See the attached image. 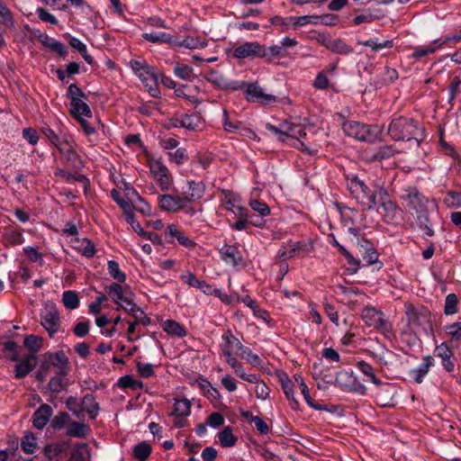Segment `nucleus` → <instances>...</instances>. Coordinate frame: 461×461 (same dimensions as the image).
Instances as JSON below:
<instances>
[{"label": "nucleus", "instance_id": "obj_1", "mask_svg": "<svg viewBox=\"0 0 461 461\" xmlns=\"http://www.w3.org/2000/svg\"><path fill=\"white\" fill-rule=\"evenodd\" d=\"M420 129L412 119L398 117L393 119L388 128V134L394 140H411L414 139L420 143L419 135Z\"/></svg>", "mask_w": 461, "mask_h": 461}, {"label": "nucleus", "instance_id": "obj_2", "mask_svg": "<svg viewBox=\"0 0 461 461\" xmlns=\"http://www.w3.org/2000/svg\"><path fill=\"white\" fill-rule=\"evenodd\" d=\"M131 67L138 77L147 87L148 92L153 97H158L160 92L158 87V76L155 68L145 61L131 60Z\"/></svg>", "mask_w": 461, "mask_h": 461}, {"label": "nucleus", "instance_id": "obj_3", "mask_svg": "<svg viewBox=\"0 0 461 461\" xmlns=\"http://www.w3.org/2000/svg\"><path fill=\"white\" fill-rule=\"evenodd\" d=\"M361 318L368 327L381 331L384 336L390 338L393 335V326L380 310L366 306L361 312Z\"/></svg>", "mask_w": 461, "mask_h": 461}, {"label": "nucleus", "instance_id": "obj_4", "mask_svg": "<svg viewBox=\"0 0 461 461\" xmlns=\"http://www.w3.org/2000/svg\"><path fill=\"white\" fill-rule=\"evenodd\" d=\"M344 132L356 140L367 142H375L378 138L373 129L356 121H348L343 123Z\"/></svg>", "mask_w": 461, "mask_h": 461}, {"label": "nucleus", "instance_id": "obj_5", "mask_svg": "<svg viewBox=\"0 0 461 461\" xmlns=\"http://www.w3.org/2000/svg\"><path fill=\"white\" fill-rule=\"evenodd\" d=\"M402 199L405 206L415 211L417 214L428 212L429 205L431 203L429 199L424 197L416 188L407 189L406 194L402 196Z\"/></svg>", "mask_w": 461, "mask_h": 461}, {"label": "nucleus", "instance_id": "obj_6", "mask_svg": "<svg viewBox=\"0 0 461 461\" xmlns=\"http://www.w3.org/2000/svg\"><path fill=\"white\" fill-rule=\"evenodd\" d=\"M150 173L161 191H167L171 185V176L167 167L159 159H149Z\"/></svg>", "mask_w": 461, "mask_h": 461}, {"label": "nucleus", "instance_id": "obj_7", "mask_svg": "<svg viewBox=\"0 0 461 461\" xmlns=\"http://www.w3.org/2000/svg\"><path fill=\"white\" fill-rule=\"evenodd\" d=\"M312 251V246L304 242H289L282 246L278 252L277 258L281 260H287L294 257H305Z\"/></svg>", "mask_w": 461, "mask_h": 461}, {"label": "nucleus", "instance_id": "obj_8", "mask_svg": "<svg viewBox=\"0 0 461 461\" xmlns=\"http://www.w3.org/2000/svg\"><path fill=\"white\" fill-rule=\"evenodd\" d=\"M232 56L236 59L246 58H264L267 57V52L264 45L257 41L244 42L233 50Z\"/></svg>", "mask_w": 461, "mask_h": 461}, {"label": "nucleus", "instance_id": "obj_9", "mask_svg": "<svg viewBox=\"0 0 461 461\" xmlns=\"http://www.w3.org/2000/svg\"><path fill=\"white\" fill-rule=\"evenodd\" d=\"M45 365L47 370L56 375H67L68 372V360L63 351H58L48 356Z\"/></svg>", "mask_w": 461, "mask_h": 461}, {"label": "nucleus", "instance_id": "obj_10", "mask_svg": "<svg viewBox=\"0 0 461 461\" xmlns=\"http://www.w3.org/2000/svg\"><path fill=\"white\" fill-rule=\"evenodd\" d=\"M41 325L53 337L59 329V315L54 305H46L41 313Z\"/></svg>", "mask_w": 461, "mask_h": 461}, {"label": "nucleus", "instance_id": "obj_11", "mask_svg": "<svg viewBox=\"0 0 461 461\" xmlns=\"http://www.w3.org/2000/svg\"><path fill=\"white\" fill-rule=\"evenodd\" d=\"M406 318L410 330L416 331L420 327L429 322L426 311H418L412 305H406Z\"/></svg>", "mask_w": 461, "mask_h": 461}, {"label": "nucleus", "instance_id": "obj_12", "mask_svg": "<svg viewBox=\"0 0 461 461\" xmlns=\"http://www.w3.org/2000/svg\"><path fill=\"white\" fill-rule=\"evenodd\" d=\"M158 202L160 209L167 212H177L187 207L182 194H161Z\"/></svg>", "mask_w": 461, "mask_h": 461}, {"label": "nucleus", "instance_id": "obj_13", "mask_svg": "<svg viewBox=\"0 0 461 461\" xmlns=\"http://www.w3.org/2000/svg\"><path fill=\"white\" fill-rule=\"evenodd\" d=\"M348 188L350 193L358 200L364 203L365 196L367 195L369 188L357 176H352L347 179Z\"/></svg>", "mask_w": 461, "mask_h": 461}, {"label": "nucleus", "instance_id": "obj_14", "mask_svg": "<svg viewBox=\"0 0 461 461\" xmlns=\"http://www.w3.org/2000/svg\"><path fill=\"white\" fill-rule=\"evenodd\" d=\"M53 411L49 404H41L33 413V426L42 429L52 416Z\"/></svg>", "mask_w": 461, "mask_h": 461}, {"label": "nucleus", "instance_id": "obj_15", "mask_svg": "<svg viewBox=\"0 0 461 461\" xmlns=\"http://www.w3.org/2000/svg\"><path fill=\"white\" fill-rule=\"evenodd\" d=\"M204 189V185L202 182L189 181L188 192H184L182 194L186 205L201 199L203 195Z\"/></svg>", "mask_w": 461, "mask_h": 461}, {"label": "nucleus", "instance_id": "obj_16", "mask_svg": "<svg viewBox=\"0 0 461 461\" xmlns=\"http://www.w3.org/2000/svg\"><path fill=\"white\" fill-rule=\"evenodd\" d=\"M36 356L34 354L27 355L15 366V377L18 379L25 377L36 366Z\"/></svg>", "mask_w": 461, "mask_h": 461}, {"label": "nucleus", "instance_id": "obj_17", "mask_svg": "<svg viewBox=\"0 0 461 461\" xmlns=\"http://www.w3.org/2000/svg\"><path fill=\"white\" fill-rule=\"evenodd\" d=\"M247 94L249 99L258 100L266 104L276 101V96L264 94L263 89L257 84H250L247 88Z\"/></svg>", "mask_w": 461, "mask_h": 461}, {"label": "nucleus", "instance_id": "obj_18", "mask_svg": "<svg viewBox=\"0 0 461 461\" xmlns=\"http://www.w3.org/2000/svg\"><path fill=\"white\" fill-rule=\"evenodd\" d=\"M434 365V360L430 356H427L423 359V363L419 366L416 369L410 372L411 377L417 384H420L423 381V377L428 374L429 368Z\"/></svg>", "mask_w": 461, "mask_h": 461}, {"label": "nucleus", "instance_id": "obj_19", "mask_svg": "<svg viewBox=\"0 0 461 461\" xmlns=\"http://www.w3.org/2000/svg\"><path fill=\"white\" fill-rule=\"evenodd\" d=\"M225 343L221 346L222 353H226L229 351L230 353L235 354L238 351L243 349V345L240 341L231 333L230 330H228L222 336Z\"/></svg>", "mask_w": 461, "mask_h": 461}, {"label": "nucleus", "instance_id": "obj_20", "mask_svg": "<svg viewBox=\"0 0 461 461\" xmlns=\"http://www.w3.org/2000/svg\"><path fill=\"white\" fill-rule=\"evenodd\" d=\"M203 124L202 117L199 114H182L179 125L181 128L187 129L189 131H197Z\"/></svg>", "mask_w": 461, "mask_h": 461}, {"label": "nucleus", "instance_id": "obj_21", "mask_svg": "<svg viewBox=\"0 0 461 461\" xmlns=\"http://www.w3.org/2000/svg\"><path fill=\"white\" fill-rule=\"evenodd\" d=\"M220 253L222 260L227 264L237 266L241 260L238 249L233 246H223Z\"/></svg>", "mask_w": 461, "mask_h": 461}, {"label": "nucleus", "instance_id": "obj_22", "mask_svg": "<svg viewBox=\"0 0 461 461\" xmlns=\"http://www.w3.org/2000/svg\"><path fill=\"white\" fill-rule=\"evenodd\" d=\"M393 389L390 384H384L380 390L375 392V397L376 402L382 407L393 405Z\"/></svg>", "mask_w": 461, "mask_h": 461}, {"label": "nucleus", "instance_id": "obj_23", "mask_svg": "<svg viewBox=\"0 0 461 461\" xmlns=\"http://www.w3.org/2000/svg\"><path fill=\"white\" fill-rule=\"evenodd\" d=\"M80 404L83 407V413L86 412L91 419H95L98 415L99 406L93 394L88 393L85 395Z\"/></svg>", "mask_w": 461, "mask_h": 461}, {"label": "nucleus", "instance_id": "obj_24", "mask_svg": "<svg viewBox=\"0 0 461 461\" xmlns=\"http://www.w3.org/2000/svg\"><path fill=\"white\" fill-rule=\"evenodd\" d=\"M359 252L363 255L364 266H370L375 263L378 259V254L372 246V244L365 240L359 248Z\"/></svg>", "mask_w": 461, "mask_h": 461}, {"label": "nucleus", "instance_id": "obj_25", "mask_svg": "<svg viewBox=\"0 0 461 461\" xmlns=\"http://www.w3.org/2000/svg\"><path fill=\"white\" fill-rule=\"evenodd\" d=\"M222 194L224 195L222 203L223 208L231 212L235 216H238V208L244 209L239 204V198L232 192L228 190H223Z\"/></svg>", "mask_w": 461, "mask_h": 461}, {"label": "nucleus", "instance_id": "obj_26", "mask_svg": "<svg viewBox=\"0 0 461 461\" xmlns=\"http://www.w3.org/2000/svg\"><path fill=\"white\" fill-rule=\"evenodd\" d=\"M90 432V428L82 422L72 421L67 429V435L69 437L83 438Z\"/></svg>", "mask_w": 461, "mask_h": 461}, {"label": "nucleus", "instance_id": "obj_27", "mask_svg": "<svg viewBox=\"0 0 461 461\" xmlns=\"http://www.w3.org/2000/svg\"><path fill=\"white\" fill-rule=\"evenodd\" d=\"M167 235L176 238L179 244L188 249H193L196 245L195 242L186 237L176 225L171 224L167 226Z\"/></svg>", "mask_w": 461, "mask_h": 461}, {"label": "nucleus", "instance_id": "obj_28", "mask_svg": "<svg viewBox=\"0 0 461 461\" xmlns=\"http://www.w3.org/2000/svg\"><path fill=\"white\" fill-rule=\"evenodd\" d=\"M90 449L86 443H79L74 447L68 461H89Z\"/></svg>", "mask_w": 461, "mask_h": 461}, {"label": "nucleus", "instance_id": "obj_29", "mask_svg": "<svg viewBox=\"0 0 461 461\" xmlns=\"http://www.w3.org/2000/svg\"><path fill=\"white\" fill-rule=\"evenodd\" d=\"M71 113L76 120L82 118L83 116H92L90 107L83 99H80L79 101H75V103L71 104Z\"/></svg>", "mask_w": 461, "mask_h": 461}, {"label": "nucleus", "instance_id": "obj_30", "mask_svg": "<svg viewBox=\"0 0 461 461\" xmlns=\"http://www.w3.org/2000/svg\"><path fill=\"white\" fill-rule=\"evenodd\" d=\"M381 203L379 207L382 208L387 217L393 218L397 212V205L393 203L387 192L380 193Z\"/></svg>", "mask_w": 461, "mask_h": 461}, {"label": "nucleus", "instance_id": "obj_31", "mask_svg": "<svg viewBox=\"0 0 461 461\" xmlns=\"http://www.w3.org/2000/svg\"><path fill=\"white\" fill-rule=\"evenodd\" d=\"M68 447V442L49 444L44 447V455L48 459L51 460L58 456L59 454L66 452Z\"/></svg>", "mask_w": 461, "mask_h": 461}, {"label": "nucleus", "instance_id": "obj_32", "mask_svg": "<svg viewBox=\"0 0 461 461\" xmlns=\"http://www.w3.org/2000/svg\"><path fill=\"white\" fill-rule=\"evenodd\" d=\"M163 330L167 333L183 338L186 335L185 329L180 325L177 321L173 320H167L162 324Z\"/></svg>", "mask_w": 461, "mask_h": 461}, {"label": "nucleus", "instance_id": "obj_33", "mask_svg": "<svg viewBox=\"0 0 461 461\" xmlns=\"http://www.w3.org/2000/svg\"><path fill=\"white\" fill-rule=\"evenodd\" d=\"M218 439L222 447H231L237 443L238 438L233 435L232 429L228 426L218 433Z\"/></svg>", "mask_w": 461, "mask_h": 461}, {"label": "nucleus", "instance_id": "obj_34", "mask_svg": "<svg viewBox=\"0 0 461 461\" xmlns=\"http://www.w3.org/2000/svg\"><path fill=\"white\" fill-rule=\"evenodd\" d=\"M151 446L143 441L133 447L132 456L138 461H146L151 454Z\"/></svg>", "mask_w": 461, "mask_h": 461}, {"label": "nucleus", "instance_id": "obj_35", "mask_svg": "<svg viewBox=\"0 0 461 461\" xmlns=\"http://www.w3.org/2000/svg\"><path fill=\"white\" fill-rule=\"evenodd\" d=\"M207 40L200 36H187L181 42H178V46L185 47L187 49H203L207 46Z\"/></svg>", "mask_w": 461, "mask_h": 461}, {"label": "nucleus", "instance_id": "obj_36", "mask_svg": "<svg viewBox=\"0 0 461 461\" xmlns=\"http://www.w3.org/2000/svg\"><path fill=\"white\" fill-rule=\"evenodd\" d=\"M282 389L286 396V398L290 401L291 407L294 410H297L299 408V402L295 400L294 396V383L287 376L281 379Z\"/></svg>", "mask_w": 461, "mask_h": 461}, {"label": "nucleus", "instance_id": "obj_37", "mask_svg": "<svg viewBox=\"0 0 461 461\" xmlns=\"http://www.w3.org/2000/svg\"><path fill=\"white\" fill-rule=\"evenodd\" d=\"M283 126L285 128V138L291 137L296 140H300L301 138H304L306 136L305 130L299 125L284 122Z\"/></svg>", "mask_w": 461, "mask_h": 461}, {"label": "nucleus", "instance_id": "obj_38", "mask_svg": "<svg viewBox=\"0 0 461 461\" xmlns=\"http://www.w3.org/2000/svg\"><path fill=\"white\" fill-rule=\"evenodd\" d=\"M329 50L334 53L348 55L353 52V48L344 42L341 39H332Z\"/></svg>", "mask_w": 461, "mask_h": 461}, {"label": "nucleus", "instance_id": "obj_39", "mask_svg": "<svg viewBox=\"0 0 461 461\" xmlns=\"http://www.w3.org/2000/svg\"><path fill=\"white\" fill-rule=\"evenodd\" d=\"M443 46V43H439V40H435L429 45L426 47L417 48L415 51L412 53V57L416 59H420L429 54H431L436 51V50L439 49Z\"/></svg>", "mask_w": 461, "mask_h": 461}, {"label": "nucleus", "instance_id": "obj_40", "mask_svg": "<svg viewBox=\"0 0 461 461\" xmlns=\"http://www.w3.org/2000/svg\"><path fill=\"white\" fill-rule=\"evenodd\" d=\"M143 38L152 43L164 42L173 43V37L166 32H146L143 34Z\"/></svg>", "mask_w": 461, "mask_h": 461}, {"label": "nucleus", "instance_id": "obj_41", "mask_svg": "<svg viewBox=\"0 0 461 461\" xmlns=\"http://www.w3.org/2000/svg\"><path fill=\"white\" fill-rule=\"evenodd\" d=\"M357 367L370 382L375 385H383L381 380L375 376L374 368L369 364L360 361L357 363Z\"/></svg>", "mask_w": 461, "mask_h": 461}, {"label": "nucleus", "instance_id": "obj_42", "mask_svg": "<svg viewBox=\"0 0 461 461\" xmlns=\"http://www.w3.org/2000/svg\"><path fill=\"white\" fill-rule=\"evenodd\" d=\"M62 303L66 308L74 310L79 305V298L76 292L68 290L62 294Z\"/></svg>", "mask_w": 461, "mask_h": 461}, {"label": "nucleus", "instance_id": "obj_43", "mask_svg": "<svg viewBox=\"0 0 461 461\" xmlns=\"http://www.w3.org/2000/svg\"><path fill=\"white\" fill-rule=\"evenodd\" d=\"M386 192L382 187H377L374 192L370 193L368 190L367 195L365 196V198L367 199L366 207L367 210H373L375 206H379V203H381V195L380 193Z\"/></svg>", "mask_w": 461, "mask_h": 461}, {"label": "nucleus", "instance_id": "obj_44", "mask_svg": "<svg viewBox=\"0 0 461 461\" xmlns=\"http://www.w3.org/2000/svg\"><path fill=\"white\" fill-rule=\"evenodd\" d=\"M69 44L72 48L76 49L83 57V59L88 63H93V58L88 55L86 50V46L77 38L72 37L70 39Z\"/></svg>", "mask_w": 461, "mask_h": 461}, {"label": "nucleus", "instance_id": "obj_45", "mask_svg": "<svg viewBox=\"0 0 461 461\" xmlns=\"http://www.w3.org/2000/svg\"><path fill=\"white\" fill-rule=\"evenodd\" d=\"M397 152L396 149L393 145H385L380 147L377 151L373 155L372 158L375 160L387 159Z\"/></svg>", "mask_w": 461, "mask_h": 461}, {"label": "nucleus", "instance_id": "obj_46", "mask_svg": "<svg viewBox=\"0 0 461 461\" xmlns=\"http://www.w3.org/2000/svg\"><path fill=\"white\" fill-rule=\"evenodd\" d=\"M191 402L186 400H176L173 415L188 416L190 414Z\"/></svg>", "mask_w": 461, "mask_h": 461}, {"label": "nucleus", "instance_id": "obj_47", "mask_svg": "<svg viewBox=\"0 0 461 461\" xmlns=\"http://www.w3.org/2000/svg\"><path fill=\"white\" fill-rule=\"evenodd\" d=\"M108 272L109 275L115 279L116 281L120 283H123L126 280V276L124 273H122L119 267V265L114 260L108 261Z\"/></svg>", "mask_w": 461, "mask_h": 461}, {"label": "nucleus", "instance_id": "obj_48", "mask_svg": "<svg viewBox=\"0 0 461 461\" xmlns=\"http://www.w3.org/2000/svg\"><path fill=\"white\" fill-rule=\"evenodd\" d=\"M81 400L70 396L66 402L67 408L72 411L77 419L83 417V407L80 404Z\"/></svg>", "mask_w": 461, "mask_h": 461}, {"label": "nucleus", "instance_id": "obj_49", "mask_svg": "<svg viewBox=\"0 0 461 461\" xmlns=\"http://www.w3.org/2000/svg\"><path fill=\"white\" fill-rule=\"evenodd\" d=\"M21 447L23 452L32 454L36 448V438L32 433L24 435L22 439Z\"/></svg>", "mask_w": 461, "mask_h": 461}, {"label": "nucleus", "instance_id": "obj_50", "mask_svg": "<svg viewBox=\"0 0 461 461\" xmlns=\"http://www.w3.org/2000/svg\"><path fill=\"white\" fill-rule=\"evenodd\" d=\"M105 290L109 294L114 295L113 301L116 303H118L119 301L125 303V300H128V298L123 295L122 286L117 283H113L111 285L105 287Z\"/></svg>", "mask_w": 461, "mask_h": 461}, {"label": "nucleus", "instance_id": "obj_51", "mask_svg": "<svg viewBox=\"0 0 461 461\" xmlns=\"http://www.w3.org/2000/svg\"><path fill=\"white\" fill-rule=\"evenodd\" d=\"M290 23H293L294 26H303L308 23H318V15H303L297 17H290Z\"/></svg>", "mask_w": 461, "mask_h": 461}, {"label": "nucleus", "instance_id": "obj_52", "mask_svg": "<svg viewBox=\"0 0 461 461\" xmlns=\"http://www.w3.org/2000/svg\"><path fill=\"white\" fill-rule=\"evenodd\" d=\"M41 339L38 336L30 335L24 339V346L31 350V354H34L41 348Z\"/></svg>", "mask_w": 461, "mask_h": 461}, {"label": "nucleus", "instance_id": "obj_53", "mask_svg": "<svg viewBox=\"0 0 461 461\" xmlns=\"http://www.w3.org/2000/svg\"><path fill=\"white\" fill-rule=\"evenodd\" d=\"M174 73L181 79L189 80L193 76V68L185 64H177L174 68Z\"/></svg>", "mask_w": 461, "mask_h": 461}, {"label": "nucleus", "instance_id": "obj_54", "mask_svg": "<svg viewBox=\"0 0 461 461\" xmlns=\"http://www.w3.org/2000/svg\"><path fill=\"white\" fill-rule=\"evenodd\" d=\"M458 303L457 297L455 294H449L446 297L444 312L447 315H451L456 312V306Z\"/></svg>", "mask_w": 461, "mask_h": 461}, {"label": "nucleus", "instance_id": "obj_55", "mask_svg": "<svg viewBox=\"0 0 461 461\" xmlns=\"http://www.w3.org/2000/svg\"><path fill=\"white\" fill-rule=\"evenodd\" d=\"M66 375H56L50 380L48 384L49 389L53 393H59L65 387L64 378Z\"/></svg>", "mask_w": 461, "mask_h": 461}, {"label": "nucleus", "instance_id": "obj_56", "mask_svg": "<svg viewBox=\"0 0 461 461\" xmlns=\"http://www.w3.org/2000/svg\"><path fill=\"white\" fill-rule=\"evenodd\" d=\"M359 44L370 47L374 51H377L379 50L384 49V48H391L393 47V41H384L383 42H377L375 40H368L366 41H358Z\"/></svg>", "mask_w": 461, "mask_h": 461}, {"label": "nucleus", "instance_id": "obj_57", "mask_svg": "<svg viewBox=\"0 0 461 461\" xmlns=\"http://www.w3.org/2000/svg\"><path fill=\"white\" fill-rule=\"evenodd\" d=\"M249 206L252 210L258 212L261 216H267L270 213V208L264 202L257 199H251L249 201Z\"/></svg>", "mask_w": 461, "mask_h": 461}, {"label": "nucleus", "instance_id": "obj_58", "mask_svg": "<svg viewBox=\"0 0 461 461\" xmlns=\"http://www.w3.org/2000/svg\"><path fill=\"white\" fill-rule=\"evenodd\" d=\"M18 345L14 341H6L4 343V352L12 361H17L19 354L17 352Z\"/></svg>", "mask_w": 461, "mask_h": 461}, {"label": "nucleus", "instance_id": "obj_59", "mask_svg": "<svg viewBox=\"0 0 461 461\" xmlns=\"http://www.w3.org/2000/svg\"><path fill=\"white\" fill-rule=\"evenodd\" d=\"M238 221L232 225L236 230H242L248 224V210L238 208Z\"/></svg>", "mask_w": 461, "mask_h": 461}, {"label": "nucleus", "instance_id": "obj_60", "mask_svg": "<svg viewBox=\"0 0 461 461\" xmlns=\"http://www.w3.org/2000/svg\"><path fill=\"white\" fill-rule=\"evenodd\" d=\"M70 420V417L67 412H59L51 420V426L55 429H62Z\"/></svg>", "mask_w": 461, "mask_h": 461}, {"label": "nucleus", "instance_id": "obj_61", "mask_svg": "<svg viewBox=\"0 0 461 461\" xmlns=\"http://www.w3.org/2000/svg\"><path fill=\"white\" fill-rule=\"evenodd\" d=\"M68 95L70 98V104L86 97L84 92L76 84H71L68 86Z\"/></svg>", "mask_w": 461, "mask_h": 461}, {"label": "nucleus", "instance_id": "obj_62", "mask_svg": "<svg viewBox=\"0 0 461 461\" xmlns=\"http://www.w3.org/2000/svg\"><path fill=\"white\" fill-rule=\"evenodd\" d=\"M0 23L6 26L13 25V17L10 10L0 1Z\"/></svg>", "mask_w": 461, "mask_h": 461}, {"label": "nucleus", "instance_id": "obj_63", "mask_svg": "<svg viewBox=\"0 0 461 461\" xmlns=\"http://www.w3.org/2000/svg\"><path fill=\"white\" fill-rule=\"evenodd\" d=\"M417 217L420 229H422L428 236H432L434 234V231L429 225V221L428 217V212H420L417 214Z\"/></svg>", "mask_w": 461, "mask_h": 461}, {"label": "nucleus", "instance_id": "obj_64", "mask_svg": "<svg viewBox=\"0 0 461 461\" xmlns=\"http://www.w3.org/2000/svg\"><path fill=\"white\" fill-rule=\"evenodd\" d=\"M205 78L217 86H222L225 83L223 77L215 70H210L205 74Z\"/></svg>", "mask_w": 461, "mask_h": 461}]
</instances>
